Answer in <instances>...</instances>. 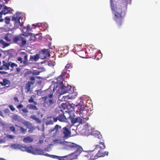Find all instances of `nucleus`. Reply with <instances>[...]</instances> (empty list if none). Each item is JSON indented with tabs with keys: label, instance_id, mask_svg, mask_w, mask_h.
I'll use <instances>...</instances> for the list:
<instances>
[{
	"label": "nucleus",
	"instance_id": "1",
	"mask_svg": "<svg viewBox=\"0 0 160 160\" xmlns=\"http://www.w3.org/2000/svg\"><path fill=\"white\" fill-rule=\"evenodd\" d=\"M131 2V0H122L120 5H114L112 4V0H110L111 9L114 14L113 19L118 27L122 24V19L125 15L128 4Z\"/></svg>",
	"mask_w": 160,
	"mask_h": 160
},
{
	"label": "nucleus",
	"instance_id": "2",
	"mask_svg": "<svg viewBox=\"0 0 160 160\" xmlns=\"http://www.w3.org/2000/svg\"><path fill=\"white\" fill-rule=\"evenodd\" d=\"M67 147L70 150H73L75 151L74 152L71 153L70 154L63 156H58L54 155L53 157V158L58 159L59 160H61L62 158H65L71 156L72 157L71 158V159H76L82 152V148L74 143H69L67 145Z\"/></svg>",
	"mask_w": 160,
	"mask_h": 160
},
{
	"label": "nucleus",
	"instance_id": "3",
	"mask_svg": "<svg viewBox=\"0 0 160 160\" xmlns=\"http://www.w3.org/2000/svg\"><path fill=\"white\" fill-rule=\"evenodd\" d=\"M86 100L85 99H81L80 102L76 105V107L79 109V115L82 118H85L86 117L85 115H83V114L84 113L85 109L87 108V104L86 103Z\"/></svg>",
	"mask_w": 160,
	"mask_h": 160
},
{
	"label": "nucleus",
	"instance_id": "4",
	"mask_svg": "<svg viewBox=\"0 0 160 160\" xmlns=\"http://www.w3.org/2000/svg\"><path fill=\"white\" fill-rule=\"evenodd\" d=\"M40 99L43 100L45 105H47L48 107L50 106L55 104L56 101L54 98L53 97L48 98V96L42 97Z\"/></svg>",
	"mask_w": 160,
	"mask_h": 160
},
{
	"label": "nucleus",
	"instance_id": "5",
	"mask_svg": "<svg viewBox=\"0 0 160 160\" xmlns=\"http://www.w3.org/2000/svg\"><path fill=\"white\" fill-rule=\"evenodd\" d=\"M21 53L23 55H22V57H18L17 61L19 62L20 63H23L25 66L28 65L29 63L28 61V55L24 52H21Z\"/></svg>",
	"mask_w": 160,
	"mask_h": 160
},
{
	"label": "nucleus",
	"instance_id": "6",
	"mask_svg": "<svg viewBox=\"0 0 160 160\" xmlns=\"http://www.w3.org/2000/svg\"><path fill=\"white\" fill-rule=\"evenodd\" d=\"M68 118L70 120L72 124H74L77 122H78L79 124H81L84 123L83 122L84 121L81 117H77L74 115L72 116L70 115L68 117Z\"/></svg>",
	"mask_w": 160,
	"mask_h": 160
},
{
	"label": "nucleus",
	"instance_id": "7",
	"mask_svg": "<svg viewBox=\"0 0 160 160\" xmlns=\"http://www.w3.org/2000/svg\"><path fill=\"white\" fill-rule=\"evenodd\" d=\"M71 131L66 127L63 128L60 132V135L64 138H67L71 135Z\"/></svg>",
	"mask_w": 160,
	"mask_h": 160
},
{
	"label": "nucleus",
	"instance_id": "8",
	"mask_svg": "<svg viewBox=\"0 0 160 160\" xmlns=\"http://www.w3.org/2000/svg\"><path fill=\"white\" fill-rule=\"evenodd\" d=\"M39 55L40 56V58L42 59L46 58L50 56L49 52L48 49H43Z\"/></svg>",
	"mask_w": 160,
	"mask_h": 160
},
{
	"label": "nucleus",
	"instance_id": "9",
	"mask_svg": "<svg viewBox=\"0 0 160 160\" xmlns=\"http://www.w3.org/2000/svg\"><path fill=\"white\" fill-rule=\"evenodd\" d=\"M102 150L98 149L96 150V151L98 152L97 153L95 154V158H98L104 157L105 156H108V152L107 151H105L104 152H102Z\"/></svg>",
	"mask_w": 160,
	"mask_h": 160
},
{
	"label": "nucleus",
	"instance_id": "10",
	"mask_svg": "<svg viewBox=\"0 0 160 160\" xmlns=\"http://www.w3.org/2000/svg\"><path fill=\"white\" fill-rule=\"evenodd\" d=\"M21 17L18 16L17 14L14 15L12 18V21H14L15 24L16 25H19L20 26H22L23 25V23H20V19Z\"/></svg>",
	"mask_w": 160,
	"mask_h": 160
},
{
	"label": "nucleus",
	"instance_id": "11",
	"mask_svg": "<svg viewBox=\"0 0 160 160\" xmlns=\"http://www.w3.org/2000/svg\"><path fill=\"white\" fill-rule=\"evenodd\" d=\"M97 51L96 49H94L93 48H90V49H89L88 54L89 55L90 58L96 59L97 56L96 55Z\"/></svg>",
	"mask_w": 160,
	"mask_h": 160
},
{
	"label": "nucleus",
	"instance_id": "12",
	"mask_svg": "<svg viewBox=\"0 0 160 160\" xmlns=\"http://www.w3.org/2000/svg\"><path fill=\"white\" fill-rule=\"evenodd\" d=\"M3 6L4 9L0 12V17H1L3 14L5 15L8 13H11L12 12V11L10 8L7 7L5 6Z\"/></svg>",
	"mask_w": 160,
	"mask_h": 160
},
{
	"label": "nucleus",
	"instance_id": "13",
	"mask_svg": "<svg viewBox=\"0 0 160 160\" xmlns=\"http://www.w3.org/2000/svg\"><path fill=\"white\" fill-rule=\"evenodd\" d=\"M71 88V87L70 85H68L67 87L64 85L62 86L61 88V91L60 92L61 94H63L68 92Z\"/></svg>",
	"mask_w": 160,
	"mask_h": 160
},
{
	"label": "nucleus",
	"instance_id": "14",
	"mask_svg": "<svg viewBox=\"0 0 160 160\" xmlns=\"http://www.w3.org/2000/svg\"><path fill=\"white\" fill-rule=\"evenodd\" d=\"M99 144L96 145L94 148V150H98V149L103 150L105 148V145L104 142L99 141Z\"/></svg>",
	"mask_w": 160,
	"mask_h": 160
},
{
	"label": "nucleus",
	"instance_id": "15",
	"mask_svg": "<svg viewBox=\"0 0 160 160\" xmlns=\"http://www.w3.org/2000/svg\"><path fill=\"white\" fill-rule=\"evenodd\" d=\"M2 65L0 67V70H2L3 69L5 70H9V66H10V62L7 63L5 61H2Z\"/></svg>",
	"mask_w": 160,
	"mask_h": 160
},
{
	"label": "nucleus",
	"instance_id": "16",
	"mask_svg": "<svg viewBox=\"0 0 160 160\" xmlns=\"http://www.w3.org/2000/svg\"><path fill=\"white\" fill-rule=\"evenodd\" d=\"M54 88H53V91L51 89L48 88L44 91V94L46 95V96H48V97H53V94Z\"/></svg>",
	"mask_w": 160,
	"mask_h": 160
},
{
	"label": "nucleus",
	"instance_id": "17",
	"mask_svg": "<svg viewBox=\"0 0 160 160\" xmlns=\"http://www.w3.org/2000/svg\"><path fill=\"white\" fill-rule=\"evenodd\" d=\"M42 37L41 33L37 34L31 37V41L32 42H35L42 39Z\"/></svg>",
	"mask_w": 160,
	"mask_h": 160
},
{
	"label": "nucleus",
	"instance_id": "18",
	"mask_svg": "<svg viewBox=\"0 0 160 160\" xmlns=\"http://www.w3.org/2000/svg\"><path fill=\"white\" fill-rule=\"evenodd\" d=\"M91 135L101 140L102 138V135L97 131H93L91 132Z\"/></svg>",
	"mask_w": 160,
	"mask_h": 160
},
{
	"label": "nucleus",
	"instance_id": "19",
	"mask_svg": "<svg viewBox=\"0 0 160 160\" xmlns=\"http://www.w3.org/2000/svg\"><path fill=\"white\" fill-rule=\"evenodd\" d=\"M87 52L85 49H82L80 51H78V54L82 58H85L87 56Z\"/></svg>",
	"mask_w": 160,
	"mask_h": 160
},
{
	"label": "nucleus",
	"instance_id": "20",
	"mask_svg": "<svg viewBox=\"0 0 160 160\" xmlns=\"http://www.w3.org/2000/svg\"><path fill=\"white\" fill-rule=\"evenodd\" d=\"M72 68V64L71 63H68L62 71V75H64L67 73V72L68 71V69H71Z\"/></svg>",
	"mask_w": 160,
	"mask_h": 160
},
{
	"label": "nucleus",
	"instance_id": "21",
	"mask_svg": "<svg viewBox=\"0 0 160 160\" xmlns=\"http://www.w3.org/2000/svg\"><path fill=\"white\" fill-rule=\"evenodd\" d=\"M40 58L39 54L37 53L35 55H31L29 58V60L31 61H37Z\"/></svg>",
	"mask_w": 160,
	"mask_h": 160
},
{
	"label": "nucleus",
	"instance_id": "22",
	"mask_svg": "<svg viewBox=\"0 0 160 160\" xmlns=\"http://www.w3.org/2000/svg\"><path fill=\"white\" fill-rule=\"evenodd\" d=\"M61 126L57 124L55 125L54 128H51L49 130V132H52L55 131V133H57L58 132V130L59 129L61 128Z\"/></svg>",
	"mask_w": 160,
	"mask_h": 160
},
{
	"label": "nucleus",
	"instance_id": "23",
	"mask_svg": "<svg viewBox=\"0 0 160 160\" xmlns=\"http://www.w3.org/2000/svg\"><path fill=\"white\" fill-rule=\"evenodd\" d=\"M34 83V82L28 81L26 83L25 89H27L28 92L30 91L31 85L33 84Z\"/></svg>",
	"mask_w": 160,
	"mask_h": 160
},
{
	"label": "nucleus",
	"instance_id": "24",
	"mask_svg": "<svg viewBox=\"0 0 160 160\" xmlns=\"http://www.w3.org/2000/svg\"><path fill=\"white\" fill-rule=\"evenodd\" d=\"M10 83V81L6 78H4L3 79V82H0V84L2 86H5L6 85L9 84Z\"/></svg>",
	"mask_w": 160,
	"mask_h": 160
},
{
	"label": "nucleus",
	"instance_id": "25",
	"mask_svg": "<svg viewBox=\"0 0 160 160\" xmlns=\"http://www.w3.org/2000/svg\"><path fill=\"white\" fill-rule=\"evenodd\" d=\"M58 120L61 122H64L66 120V118L64 114H59L58 116Z\"/></svg>",
	"mask_w": 160,
	"mask_h": 160
},
{
	"label": "nucleus",
	"instance_id": "26",
	"mask_svg": "<svg viewBox=\"0 0 160 160\" xmlns=\"http://www.w3.org/2000/svg\"><path fill=\"white\" fill-rule=\"evenodd\" d=\"M95 150H94V149L92 151L91 150L90 151H89V157H90V158L92 160H94L96 159L97 158H94L95 157V153L94 152V151Z\"/></svg>",
	"mask_w": 160,
	"mask_h": 160
},
{
	"label": "nucleus",
	"instance_id": "27",
	"mask_svg": "<svg viewBox=\"0 0 160 160\" xmlns=\"http://www.w3.org/2000/svg\"><path fill=\"white\" fill-rule=\"evenodd\" d=\"M30 118L35 120V121L38 123H40L41 122V120L34 115H31L30 117Z\"/></svg>",
	"mask_w": 160,
	"mask_h": 160
},
{
	"label": "nucleus",
	"instance_id": "28",
	"mask_svg": "<svg viewBox=\"0 0 160 160\" xmlns=\"http://www.w3.org/2000/svg\"><path fill=\"white\" fill-rule=\"evenodd\" d=\"M62 76H63L62 74L61 75L57 78V83L59 84H63V79Z\"/></svg>",
	"mask_w": 160,
	"mask_h": 160
},
{
	"label": "nucleus",
	"instance_id": "29",
	"mask_svg": "<svg viewBox=\"0 0 160 160\" xmlns=\"http://www.w3.org/2000/svg\"><path fill=\"white\" fill-rule=\"evenodd\" d=\"M32 104H30L27 106V108H28L29 109H32L34 110H38V108L35 105Z\"/></svg>",
	"mask_w": 160,
	"mask_h": 160
},
{
	"label": "nucleus",
	"instance_id": "30",
	"mask_svg": "<svg viewBox=\"0 0 160 160\" xmlns=\"http://www.w3.org/2000/svg\"><path fill=\"white\" fill-rule=\"evenodd\" d=\"M33 141V139L31 137L28 136L23 139V141L25 143L31 142Z\"/></svg>",
	"mask_w": 160,
	"mask_h": 160
},
{
	"label": "nucleus",
	"instance_id": "31",
	"mask_svg": "<svg viewBox=\"0 0 160 160\" xmlns=\"http://www.w3.org/2000/svg\"><path fill=\"white\" fill-rule=\"evenodd\" d=\"M19 41L21 42V45L22 46L25 45L27 42V40L25 37L20 36Z\"/></svg>",
	"mask_w": 160,
	"mask_h": 160
},
{
	"label": "nucleus",
	"instance_id": "32",
	"mask_svg": "<svg viewBox=\"0 0 160 160\" xmlns=\"http://www.w3.org/2000/svg\"><path fill=\"white\" fill-rule=\"evenodd\" d=\"M0 44H2L3 46L2 48H4L10 45V44L6 42L3 39L0 40Z\"/></svg>",
	"mask_w": 160,
	"mask_h": 160
},
{
	"label": "nucleus",
	"instance_id": "33",
	"mask_svg": "<svg viewBox=\"0 0 160 160\" xmlns=\"http://www.w3.org/2000/svg\"><path fill=\"white\" fill-rule=\"evenodd\" d=\"M11 35L8 33H7L5 36L3 38L7 41L10 42L11 41V39L10 37Z\"/></svg>",
	"mask_w": 160,
	"mask_h": 160
},
{
	"label": "nucleus",
	"instance_id": "34",
	"mask_svg": "<svg viewBox=\"0 0 160 160\" xmlns=\"http://www.w3.org/2000/svg\"><path fill=\"white\" fill-rule=\"evenodd\" d=\"M16 126L20 128V130L21 133L24 134L26 133L27 131V129L24 128L23 127L20 126L16 125Z\"/></svg>",
	"mask_w": 160,
	"mask_h": 160
},
{
	"label": "nucleus",
	"instance_id": "35",
	"mask_svg": "<svg viewBox=\"0 0 160 160\" xmlns=\"http://www.w3.org/2000/svg\"><path fill=\"white\" fill-rule=\"evenodd\" d=\"M35 96L34 95L31 96L30 98L28 99V102L30 103L33 102L34 105H36L37 104V103L36 102L34 101V99L33 98Z\"/></svg>",
	"mask_w": 160,
	"mask_h": 160
},
{
	"label": "nucleus",
	"instance_id": "36",
	"mask_svg": "<svg viewBox=\"0 0 160 160\" xmlns=\"http://www.w3.org/2000/svg\"><path fill=\"white\" fill-rule=\"evenodd\" d=\"M20 36H17L13 38V40L14 43H17L18 41H19Z\"/></svg>",
	"mask_w": 160,
	"mask_h": 160
},
{
	"label": "nucleus",
	"instance_id": "37",
	"mask_svg": "<svg viewBox=\"0 0 160 160\" xmlns=\"http://www.w3.org/2000/svg\"><path fill=\"white\" fill-rule=\"evenodd\" d=\"M24 124L28 128H30L32 126L31 123L28 121L25 122Z\"/></svg>",
	"mask_w": 160,
	"mask_h": 160
},
{
	"label": "nucleus",
	"instance_id": "38",
	"mask_svg": "<svg viewBox=\"0 0 160 160\" xmlns=\"http://www.w3.org/2000/svg\"><path fill=\"white\" fill-rule=\"evenodd\" d=\"M12 119L15 121H19L20 119V117L18 115H14L12 116Z\"/></svg>",
	"mask_w": 160,
	"mask_h": 160
},
{
	"label": "nucleus",
	"instance_id": "39",
	"mask_svg": "<svg viewBox=\"0 0 160 160\" xmlns=\"http://www.w3.org/2000/svg\"><path fill=\"white\" fill-rule=\"evenodd\" d=\"M28 30V28H27L25 26H23L21 28L22 31L24 33L27 34V32Z\"/></svg>",
	"mask_w": 160,
	"mask_h": 160
},
{
	"label": "nucleus",
	"instance_id": "40",
	"mask_svg": "<svg viewBox=\"0 0 160 160\" xmlns=\"http://www.w3.org/2000/svg\"><path fill=\"white\" fill-rule=\"evenodd\" d=\"M32 75L31 71H28L27 72L24 73V77H29V75Z\"/></svg>",
	"mask_w": 160,
	"mask_h": 160
},
{
	"label": "nucleus",
	"instance_id": "41",
	"mask_svg": "<svg viewBox=\"0 0 160 160\" xmlns=\"http://www.w3.org/2000/svg\"><path fill=\"white\" fill-rule=\"evenodd\" d=\"M19 149L23 151H25L26 150L27 147L22 145H19Z\"/></svg>",
	"mask_w": 160,
	"mask_h": 160
},
{
	"label": "nucleus",
	"instance_id": "42",
	"mask_svg": "<svg viewBox=\"0 0 160 160\" xmlns=\"http://www.w3.org/2000/svg\"><path fill=\"white\" fill-rule=\"evenodd\" d=\"M31 72L32 75H38L40 74L41 72L36 70H34L32 71H31Z\"/></svg>",
	"mask_w": 160,
	"mask_h": 160
},
{
	"label": "nucleus",
	"instance_id": "43",
	"mask_svg": "<svg viewBox=\"0 0 160 160\" xmlns=\"http://www.w3.org/2000/svg\"><path fill=\"white\" fill-rule=\"evenodd\" d=\"M89 151H88L87 152L83 151L82 153V155L83 156L88 158L89 157Z\"/></svg>",
	"mask_w": 160,
	"mask_h": 160
},
{
	"label": "nucleus",
	"instance_id": "44",
	"mask_svg": "<svg viewBox=\"0 0 160 160\" xmlns=\"http://www.w3.org/2000/svg\"><path fill=\"white\" fill-rule=\"evenodd\" d=\"M88 110V109L87 108H86L85 109V112H84V113H83V115H85L86 117V118H82L83 119H85L86 120H88L89 119L87 117V115H86V113L87 112V110Z\"/></svg>",
	"mask_w": 160,
	"mask_h": 160
},
{
	"label": "nucleus",
	"instance_id": "45",
	"mask_svg": "<svg viewBox=\"0 0 160 160\" xmlns=\"http://www.w3.org/2000/svg\"><path fill=\"white\" fill-rule=\"evenodd\" d=\"M5 22L7 24H8L9 23L10 19L9 17H6L5 18Z\"/></svg>",
	"mask_w": 160,
	"mask_h": 160
},
{
	"label": "nucleus",
	"instance_id": "46",
	"mask_svg": "<svg viewBox=\"0 0 160 160\" xmlns=\"http://www.w3.org/2000/svg\"><path fill=\"white\" fill-rule=\"evenodd\" d=\"M10 130L12 131L13 133L15 134L16 133V131L15 130V128L13 126H11L9 128Z\"/></svg>",
	"mask_w": 160,
	"mask_h": 160
},
{
	"label": "nucleus",
	"instance_id": "47",
	"mask_svg": "<svg viewBox=\"0 0 160 160\" xmlns=\"http://www.w3.org/2000/svg\"><path fill=\"white\" fill-rule=\"evenodd\" d=\"M10 66L12 68H13L14 67H17L18 66V65L15 63L12 62H10Z\"/></svg>",
	"mask_w": 160,
	"mask_h": 160
},
{
	"label": "nucleus",
	"instance_id": "48",
	"mask_svg": "<svg viewBox=\"0 0 160 160\" xmlns=\"http://www.w3.org/2000/svg\"><path fill=\"white\" fill-rule=\"evenodd\" d=\"M8 107L10 108L11 110L12 111H14L15 110V108L12 105H9L8 106Z\"/></svg>",
	"mask_w": 160,
	"mask_h": 160
},
{
	"label": "nucleus",
	"instance_id": "49",
	"mask_svg": "<svg viewBox=\"0 0 160 160\" xmlns=\"http://www.w3.org/2000/svg\"><path fill=\"white\" fill-rule=\"evenodd\" d=\"M22 111L24 113H27L28 112V111L27 108H22Z\"/></svg>",
	"mask_w": 160,
	"mask_h": 160
},
{
	"label": "nucleus",
	"instance_id": "50",
	"mask_svg": "<svg viewBox=\"0 0 160 160\" xmlns=\"http://www.w3.org/2000/svg\"><path fill=\"white\" fill-rule=\"evenodd\" d=\"M29 128V130H28V132L29 133L32 132L34 129L33 127L32 126L30 128Z\"/></svg>",
	"mask_w": 160,
	"mask_h": 160
},
{
	"label": "nucleus",
	"instance_id": "51",
	"mask_svg": "<svg viewBox=\"0 0 160 160\" xmlns=\"http://www.w3.org/2000/svg\"><path fill=\"white\" fill-rule=\"evenodd\" d=\"M7 137L8 138L11 139H12L14 138V136H13L12 135H8L7 136Z\"/></svg>",
	"mask_w": 160,
	"mask_h": 160
},
{
	"label": "nucleus",
	"instance_id": "52",
	"mask_svg": "<svg viewBox=\"0 0 160 160\" xmlns=\"http://www.w3.org/2000/svg\"><path fill=\"white\" fill-rule=\"evenodd\" d=\"M23 107V105L21 104H19V105H18L17 106V108L19 109V111H20V109L21 108H22Z\"/></svg>",
	"mask_w": 160,
	"mask_h": 160
},
{
	"label": "nucleus",
	"instance_id": "53",
	"mask_svg": "<svg viewBox=\"0 0 160 160\" xmlns=\"http://www.w3.org/2000/svg\"><path fill=\"white\" fill-rule=\"evenodd\" d=\"M12 147L15 149L18 148L19 149V145L17 144H13L12 145Z\"/></svg>",
	"mask_w": 160,
	"mask_h": 160
},
{
	"label": "nucleus",
	"instance_id": "54",
	"mask_svg": "<svg viewBox=\"0 0 160 160\" xmlns=\"http://www.w3.org/2000/svg\"><path fill=\"white\" fill-rule=\"evenodd\" d=\"M26 151H27L28 152L32 153V150L29 148L28 147H27L26 148Z\"/></svg>",
	"mask_w": 160,
	"mask_h": 160
},
{
	"label": "nucleus",
	"instance_id": "55",
	"mask_svg": "<svg viewBox=\"0 0 160 160\" xmlns=\"http://www.w3.org/2000/svg\"><path fill=\"white\" fill-rule=\"evenodd\" d=\"M13 99L15 102H18L19 101V100L17 97H14L13 98Z\"/></svg>",
	"mask_w": 160,
	"mask_h": 160
},
{
	"label": "nucleus",
	"instance_id": "56",
	"mask_svg": "<svg viewBox=\"0 0 160 160\" xmlns=\"http://www.w3.org/2000/svg\"><path fill=\"white\" fill-rule=\"evenodd\" d=\"M53 124L52 121L50 120L47 122V124Z\"/></svg>",
	"mask_w": 160,
	"mask_h": 160
},
{
	"label": "nucleus",
	"instance_id": "57",
	"mask_svg": "<svg viewBox=\"0 0 160 160\" xmlns=\"http://www.w3.org/2000/svg\"><path fill=\"white\" fill-rule=\"evenodd\" d=\"M8 73V72L5 71H0V74H6Z\"/></svg>",
	"mask_w": 160,
	"mask_h": 160
},
{
	"label": "nucleus",
	"instance_id": "58",
	"mask_svg": "<svg viewBox=\"0 0 160 160\" xmlns=\"http://www.w3.org/2000/svg\"><path fill=\"white\" fill-rule=\"evenodd\" d=\"M30 79L32 81L31 82H35V78L34 77H30Z\"/></svg>",
	"mask_w": 160,
	"mask_h": 160
},
{
	"label": "nucleus",
	"instance_id": "59",
	"mask_svg": "<svg viewBox=\"0 0 160 160\" xmlns=\"http://www.w3.org/2000/svg\"><path fill=\"white\" fill-rule=\"evenodd\" d=\"M75 106V105L74 104H70L69 105V106H68V107H71L72 108V109L73 110Z\"/></svg>",
	"mask_w": 160,
	"mask_h": 160
},
{
	"label": "nucleus",
	"instance_id": "60",
	"mask_svg": "<svg viewBox=\"0 0 160 160\" xmlns=\"http://www.w3.org/2000/svg\"><path fill=\"white\" fill-rule=\"evenodd\" d=\"M42 25V24L41 23H37L36 24V25L35 26L36 27H40Z\"/></svg>",
	"mask_w": 160,
	"mask_h": 160
},
{
	"label": "nucleus",
	"instance_id": "61",
	"mask_svg": "<svg viewBox=\"0 0 160 160\" xmlns=\"http://www.w3.org/2000/svg\"><path fill=\"white\" fill-rule=\"evenodd\" d=\"M53 120L54 122H56L58 120V117H57L56 118H53Z\"/></svg>",
	"mask_w": 160,
	"mask_h": 160
},
{
	"label": "nucleus",
	"instance_id": "62",
	"mask_svg": "<svg viewBox=\"0 0 160 160\" xmlns=\"http://www.w3.org/2000/svg\"><path fill=\"white\" fill-rule=\"evenodd\" d=\"M9 112V109L8 108L5 109L4 110V112L6 113H8Z\"/></svg>",
	"mask_w": 160,
	"mask_h": 160
},
{
	"label": "nucleus",
	"instance_id": "63",
	"mask_svg": "<svg viewBox=\"0 0 160 160\" xmlns=\"http://www.w3.org/2000/svg\"><path fill=\"white\" fill-rule=\"evenodd\" d=\"M21 69L20 68H16V71L18 72H20L21 71Z\"/></svg>",
	"mask_w": 160,
	"mask_h": 160
},
{
	"label": "nucleus",
	"instance_id": "64",
	"mask_svg": "<svg viewBox=\"0 0 160 160\" xmlns=\"http://www.w3.org/2000/svg\"><path fill=\"white\" fill-rule=\"evenodd\" d=\"M9 0H1V1L2 2H3V1H4L5 3H7Z\"/></svg>",
	"mask_w": 160,
	"mask_h": 160
}]
</instances>
